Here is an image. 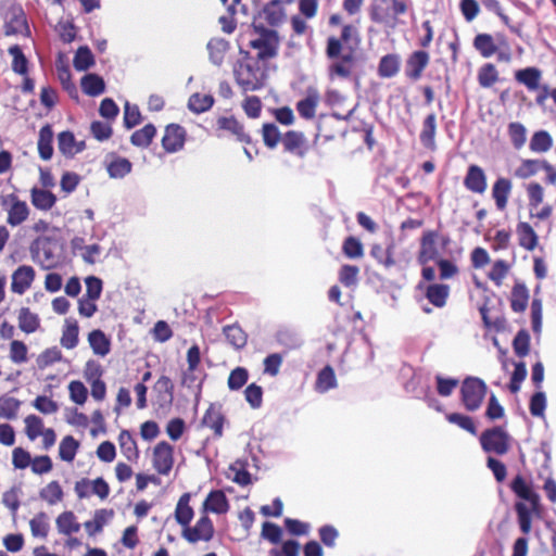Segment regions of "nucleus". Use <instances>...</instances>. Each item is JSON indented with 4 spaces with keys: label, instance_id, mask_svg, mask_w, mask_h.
I'll list each match as a JSON object with an SVG mask.
<instances>
[{
    "label": "nucleus",
    "instance_id": "1",
    "mask_svg": "<svg viewBox=\"0 0 556 556\" xmlns=\"http://www.w3.org/2000/svg\"><path fill=\"white\" fill-rule=\"evenodd\" d=\"M233 75L238 86L244 91H256L265 86L267 79L266 68L255 59L247 56L237 62Z\"/></svg>",
    "mask_w": 556,
    "mask_h": 556
},
{
    "label": "nucleus",
    "instance_id": "2",
    "mask_svg": "<svg viewBox=\"0 0 556 556\" xmlns=\"http://www.w3.org/2000/svg\"><path fill=\"white\" fill-rule=\"evenodd\" d=\"M343 42L337 37H329L327 39L326 56L333 62L329 65V76L348 78L352 74V64L354 55L352 52L341 54L343 50Z\"/></svg>",
    "mask_w": 556,
    "mask_h": 556
},
{
    "label": "nucleus",
    "instance_id": "3",
    "mask_svg": "<svg viewBox=\"0 0 556 556\" xmlns=\"http://www.w3.org/2000/svg\"><path fill=\"white\" fill-rule=\"evenodd\" d=\"M254 30L260 35L250 41L251 48L257 50L255 60L260 62L276 58L280 43L278 33L263 25H254Z\"/></svg>",
    "mask_w": 556,
    "mask_h": 556
},
{
    "label": "nucleus",
    "instance_id": "4",
    "mask_svg": "<svg viewBox=\"0 0 556 556\" xmlns=\"http://www.w3.org/2000/svg\"><path fill=\"white\" fill-rule=\"evenodd\" d=\"M58 250V242L50 238L37 239L30 245V254L34 262L45 269L53 268L59 264L60 255Z\"/></svg>",
    "mask_w": 556,
    "mask_h": 556
},
{
    "label": "nucleus",
    "instance_id": "5",
    "mask_svg": "<svg viewBox=\"0 0 556 556\" xmlns=\"http://www.w3.org/2000/svg\"><path fill=\"white\" fill-rule=\"evenodd\" d=\"M462 402L469 412L479 409L486 393L485 382L477 377H467L460 388Z\"/></svg>",
    "mask_w": 556,
    "mask_h": 556
},
{
    "label": "nucleus",
    "instance_id": "6",
    "mask_svg": "<svg viewBox=\"0 0 556 556\" xmlns=\"http://www.w3.org/2000/svg\"><path fill=\"white\" fill-rule=\"evenodd\" d=\"M510 435L502 427L484 430L480 435V444L484 452L504 455L509 450Z\"/></svg>",
    "mask_w": 556,
    "mask_h": 556
},
{
    "label": "nucleus",
    "instance_id": "7",
    "mask_svg": "<svg viewBox=\"0 0 556 556\" xmlns=\"http://www.w3.org/2000/svg\"><path fill=\"white\" fill-rule=\"evenodd\" d=\"M8 203H10L7 218L9 225L15 227L28 218L29 208L25 201L20 200L14 193H11L2 200L3 206H5Z\"/></svg>",
    "mask_w": 556,
    "mask_h": 556
},
{
    "label": "nucleus",
    "instance_id": "8",
    "mask_svg": "<svg viewBox=\"0 0 556 556\" xmlns=\"http://www.w3.org/2000/svg\"><path fill=\"white\" fill-rule=\"evenodd\" d=\"M214 535V526L207 516H202L194 527H188L184 530L182 536L190 543L198 541H210Z\"/></svg>",
    "mask_w": 556,
    "mask_h": 556
},
{
    "label": "nucleus",
    "instance_id": "9",
    "mask_svg": "<svg viewBox=\"0 0 556 556\" xmlns=\"http://www.w3.org/2000/svg\"><path fill=\"white\" fill-rule=\"evenodd\" d=\"M173 446L162 441L157 443L153 450V467L161 475H167L174 464Z\"/></svg>",
    "mask_w": 556,
    "mask_h": 556
},
{
    "label": "nucleus",
    "instance_id": "10",
    "mask_svg": "<svg viewBox=\"0 0 556 556\" xmlns=\"http://www.w3.org/2000/svg\"><path fill=\"white\" fill-rule=\"evenodd\" d=\"M186 130L178 124H169L165 128L162 146L168 153H175L184 148Z\"/></svg>",
    "mask_w": 556,
    "mask_h": 556
},
{
    "label": "nucleus",
    "instance_id": "11",
    "mask_svg": "<svg viewBox=\"0 0 556 556\" xmlns=\"http://www.w3.org/2000/svg\"><path fill=\"white\" fill-rule=\"evenodd\" d=\"M438 232L434 230H427L424 232L420 240V250L418 253V262L421 265H426L427 263L434 261L439 251L437 248Z\"/></svg>",
    "mask_w": 556,
    "mask_h": 556
},
{
    "label": "nucleus",
    "instance_id": "12",
    "mask_svg": "<svg viewBox=\"0 0 556 556\" xmlns=\"http://www.w3.org/2000/svg\"><path fill=\"white\" fill-rule=\"evenodd\" d=\"M429 60V53L424 50L413 52L406 61L405 75L413 80L419 79Z\"/></svg>",
    "mask_w": 556,
    "mask_h": 556
},
{
    "label": "nucleus",
    "instance_id": "13",
    "mask_svg": "<svg viewBox=\"0 0 556 556\" xmlns=\"http://www.w3.org/2000/svg\"><path fill=\"white\" fill-rule=\"evenodd\" d=\"M464 186L471 192L484 193L488 188L484 170L478 165H470L464 179Z\"/></svg>",
    "mask_w": 556,
    "mask_h": 556
},
{
    "label": "nucleus",
    "instance_id": "14",
    "mask_svg": "<svg viewBox=\"0 0 556 556\" xmlns=\"http://www.w3.org/2000/svg\"><path fill=\"white\" fill-rule=\"evenodd\" d=\"M320 96L316 88H307L305 98L296 103V111L304 119H313L319 104Z\"/></svg>",
    "mask_w": 556,
    "mask_h": 556
},
{
    "label": "nucleus",
    "instance_id": "15",
    "mask_svg": "<svg viewBox=\"0 0 556 556\" xmlns=\"http://www.w3.org/2000/svg\"><path fill=\"white\" fill-rule=\"evenodd\" d=\"M4 33L7 36L30 35L26 14L21 8L13 10L9 21L5 23Z\"/></svg>",
    "mask_w": 556,
    "mask_h": 556
},
{
    "label": "nucleus",
    "instance_id": "16",
    "mask_svg": "<svg viewBox=\"0 0 556 556\" xmlns=\"http://www.w3.org/2000/svg\"><path fill=\"white\" fill-rule=\"evenodd\" d=\"M35 278L31 266L22 265L12 275L11 289L14 293L23 294L30 287Z\"/></svg>",
    "mask_w": 556,
    "mask_h": 556
},
{
    "label": "nucleus",
    "instance_id": "17",
    "mask_svg": "<svg viewBox=\"0 0 556 556\" xmlns=\"http://www.w3.org/2000/svg\"><path fill=\"white\" fill-rule=\"evenodd\" d=\"M58 149L66 157H72L85 149V142H77L72 131L65 130L58 136Z\"/></svg>",
    "mask_w": 556,
    "mask_h": 556
},
{
    "label": "nucleus",
    "instance_id": "18",
    "mask_svg": "<svg viewBox=\"0 0 556 556\" xmlns=\"http://www.w3.org/2000/svg\"><path fill=\"white\" fill-rule=\"evenodd\" d=\"M510 489L519 498L529 502L533 507L539 504V495L532 490L531 485L522 476L517 475L513 479Z\"/></svg>",
    "mask_w": 556,
    "mask_h": 556
},
{
    "label": "nucleus",
    "instance_id": "19",
    "mask_svg": "<svg viewBox=\"0 0 556 556\" xmlns=\"http://www.w3.org/2000/svg\"><path fill=\"white\" fill-rule=\"evenodd\" d=\"M513 184L510 179L500 177L492 187V197L497 210L503 211L507 206L508 198L511 192Z\"/></svg>",
    "mask_w": 556,
    "mask_h": 556
},
{
    "label": "nucleus",
    "instance_id": "20",
    "mask_svg": "<svg viewBox=\"0 0 556 556\" xmlns=\"http://www.w3.org/2000/svg\"><path fill=\"white\" fill-rule=\"evenodd\" d=\"M229 48V41L224 38L216 37L210 39L206 45L210 62L216 66H220L224 63L225 55Z\"/></svg>",
    "mask_w": 556,
    "mask_h": 556
},
{
    "label": "nucleus",
    "instance_id": "21",
    "mask_svg": "<svg viewBox=\"0 0 556 556\" xmlns=\"http://www.w3.org/2000/svg\"><path fill=\"white\" fill-rule=\"evenodd\" d=\"M282 144L287 152L293 153L300 157L306 154L305 137L302 132L289 130L282 137Z\"/></svg>",
    "mask_w": 556,
    "mask_h": 556
},
{
    "label": "nucleus",
    "instance_id": "22",
    "mask_svg": "<svg viewBox=\"0 0 556 556\" xmlns=\"http://www.w3.org/2000/svg\"><path fill=\"white\" fill-rule=\"evenodd\" d=\"M435 131H437V116L430 113L426 116L422 123V129L419 135L421 144L429 150L435 149Z\"/></svg>",
    "mask_w": 556,
    "mask_h": 556
},
{
    "label": "nucleus",
    "instance_id": "23",
    "mask_svg": "<svg viewBox=\"0 0 556 556\" xmlns=\"http://www.w3.org/2000/svg\"><path fill=\"white\" fill-rule=\"evenodd\" d=\"M203 508L205 511L225 514L229 509V503L223 491L214 490L208 493L204 501Z\"/></svg>",
    "mask_w": 556,
    "mask_h": 556
},
{
    "label": "nucleus",
    "instance_id": "24",
    "mask_svg": "<svg viewBox=\"0 0 556 556\" xmlns=\"http://www.w3.org/2000/svg\"><path fill=\"white\" fill-rule=\"evenodd\" d=\"M30 202L40 211H49L56 203V197L49 190L33 187L30 190Z\"/></svg>",
    "mask_w": 556,
    "mask_h": 556
},
{
    "label": "nucleus",
    "instance_id": "25",
    "mask_svg": "<svg viewBox=\"0 0 556 556\" xmlns=\"http://www.w3.org/2000/svg\"><path fill=\"white\" fill-rule=\"evenodd\" d=\"M220 129L227 130L235 135L241 142L250 143L251 138L244 132L243 125L233 116H223L217 119Z\"/></svg>",
    "mask_w": 556,
    "mask_h": 556
},
{
    "label": "nucleus",
    "instance_id": "26",
    "mask_svg": "<svg viewBox=\"0 0 556 556\" xmlns=\"http://www.w3.org/2000/svg\"><path fill=\"white\" fill-rule=\"evenodd\" d=\"M262 15L270 26H278L286 17L281 0L269 1L262 10Z\"/></svg>",
    "mask_w": 556,
    "mask_h": 556
},
{
    "label": "nucleus",
    "instance_id": "27",
    "mask_svg": "<svg viewBox=\"0 0 556 556\" xmlns=\"http://www.w3.org/2000/svg\"><path fill=\"white\" fill-rule=\"evenodd\" d=\"M81 90L85 94L90 97H97L104 92L105 83L98 74H86L80 81Z\"/></svg>",
    "mask_w": 556,
    "mask_h": 556
},
{
    "label": "nucleus",
    "instance_id": "28",
    "mask_svg": "<svg viewBox=\"0 0 556 556\" xmlns=\"http://www.w3.org/2000/svg\"><path fill=\"white\" fill-rule=\"evenodd\" d=\"M53 130L52 127L47 124L43 127H41L39 131V138H38V152L39 156L48 161L53 155Z\"/></svg>",
    "mask_w": 556,
    "mask_h": 556
},
{
    "label": "nucleus",
    "instance_id": "29",
    "mask_svg": "<svg viewBox=\"0 0 556 556\" xmlns=\"http://www.w3.org/2000/svg\"><path fill=\"white\" fill-rule=\"evenodd\" d=\"M59 533L72 535L80 530V523L77 521L75 514L71 510L60 514L55 520Z\"/></svg>",
    "mask_w": 556,
    "mask_h": 556
},
{
    "label": "nucleus",
    "instance_id": "30",
    "mask_svg": "<svg viewBox=\"0 0 556 556\" xmlns=\"http://www.w3.org/2000/svg\"><path fill=\"white\" fill-rule=\"evenodd\" d=\"M88 341L96 355L103 357L110 353L111 342L102 330H92L88 336Z\"/></svg>",
    "mask_w": 556,
    "mask_h": 556
},
{
    "label": "nucleus",
    "instance_id": "31",
    "mask_svg": "<svg viewBox=\"0 0 556 556\" xmlns=\"http://www.w3.org/2000/svg\"><path fill=\"white\" fill-rule=\"evenodd\" d=\"M516 231L518 235L519 244L523 249L528 251H532L535 249V247L538 245V236L531 225H529L526 222H520L517 225Z\"/></svg>",
    "mask_w": 556,
    "mask_h": 556
},
{
    "label": "nucleus",
    "instance_id": "32",
    "mask_svg": "<svg viewBox=\"0 0 556 556\" xmlns=\"http://www.w3.org/2000/svg\"><path fill=\"white\" fill-rule=\"evenodd\" d=\"M118 443L123 455L129 462H136L139 457L137 442L128 430H122L118 435Z\"/></svg>",
    "mask_w": 556,
    "mask_h": 556
},
{
    "label": "nucleus",
    "instance_id": "33",
    "mask_svg": "<svg viewBox=\"0 0 556 556\" xmlns=\"http://www.w3.org/2000/svg\"><path fill=\"white\" fill-rule=\"evenodd\" d=\"M515 78L529 90L534 91L540 86L541 71L536 67H527L516 72Z\"/></svg>",
    "mask_w": 556,
    "mask_h": 556
},
{
    "label": "nucleus",
    "instance_id": "34",
    "mask_svg": "<svg viewBox=\"0 0 556 556\" xmlns=\"http://www.w3.org/2000/svg\"><path fill=\"white\" fill-rule=\"evenodd\" d=\"M529 291L526 285L516 283L511 290L510 306L515 313H521L527 308Z\"/></svg>",
    "mask_w": 556,
    "mask_h": 556
},
{
    "label": "nucleus",
    "instance_id": "35",
    "mask_svg": "<svg viewBox=\"0 0 556 556\" xmlns=\"http://www.w3.org/2000/svg\"><path fill=\"white\" fill-rule=\"evenodd\" d=\"M400 71V56L397 54H387L380 59L378 74L382 78L394 77Z\"/></svg>",
    "mask_w": 556,
    "mask_h": 556
},
{
    "label": "nucleus",
    "instance_id": "36",
    "mask_svg": "<svg viewBox=\"0 0 556 556\" xmlns=\"http://www.w3.org/2000/svg\"><path fill=\"white\" fill-rule=\"evenodd\" d=\"M189 501H190V494L185 493L181 495V497L179 498V501L176 505V510H175L176 520L179 525H181L184 527H187L193 518V509L190 507Z\"/></svg>",
    "mask_w": 556,
    "mask_h": 556
},
{
    "label": "nucleus",
    "instance_id": "37",
    "mask_svg": "<svg viewBox=\"0 0 556 556\" xmlns=\"http://www.w3.org/2000/svg\"><path fill=\"white\" fill-rule=\"evenodd\" d=\"M40 326L37 314L30 312L28 307H22L18 313V327L26 333L35 332Z\"/></svg>",
    "mask_w": 556,
    "mask_h": 556
},
{
    "label": "nucleus",
    "instance_id": "38",
    "mask_svg": "<svg viewBox=\"0 0 556 556\" xmlns=\"http://www.w3.org/2000/svg\"><path fill=\"white\" fill-rule=\"evenodd\" d=\"M450 293V288L446 285H430L427 288L426 296L431 304L437 307H443L446 303Z\"/></svg>",
    "mask_w": 556,
    "mask_h": 556
},
{
    "label": "nucleus",
    "instance_id": "39",
    "mask_svg": "<svg viewBox=\"0 0 556 556\" xmlns=\"http://www.w3.org/2000/svg\"><path fill=\"white\" fill-rule=\"evenodd\" d=\"M78 332L77 321L75 319H66L61 338L62 346L68 350L76 348L78 344Z\"/></svg>",
    "mask_w": 556,
    "mask_h": 556
},
{
    "label": "nucleus",
    "instance_id": "40",
    "mask_svg": "<svg viewBox=\"0 0 556 556\" xmlns=\"http://www.w3.org/2000/svg\"><path fill=\"white\" fill-rule=\"evenodd\" d=\"M552 146V136L546 130H539L532 135L529 148L534 153H544L551 150Z\"/></svg>",
    "mask_w": 556,
    "mask_h": 556
},
{
    "label": "nucleus",
    "instance_id": "41",
    "mask_svg": "<svg viewBox=\"0 0 556 556\" xmlns=\"http://www.w3.org/2000/svg\"><path fill=\"white\" fill-rule=\"evenodd\" d=\"M73 65L78 72L88 71L94 65V56L89 47L81 46L77 49L74 55Z\"/></svg>",
    "mask_w": 556,
    "mask_h": 556
},
{
    "label": "nucleus",
    "instance_id": "42",
    "mask_svg": "<svg viewBox=\"0 0 556 556\" xmlns=\"http://www.w3.org/2000/svg\"><path fill=\"white\" fill-rule=\"evenodd\" d=\"M223 332L226 337V340L230 345H232L236 350H240L245 346L248 337L245 332L237 325H228L225 326Z\"/></svg>",
    "mask_w": 556,
    "mask_h": 556
},
{
    "label": "nucleus",
    "instance_id": "43",
    "mask_svg": "<svg viewBox=\"0 0 556 556\" xmlns=\"http://www.w3.org/2000/svg\"><path fill=\"white\" fill-rule=\"evenodd\" d=\"M473 47L483 58H491L497 51L493 37L489 34H478L473 39Z\"/></svg>",
    "mask_w": 556,
    "mask_h": 556
},
{
    "label": "nucleus",
    "instance_id": "44",
    "mask_svg": "<svg viewBox=\"0 0 556 556\" xmlns=\"http://www.w3.org/2000/svg\"><path fill=\"white\" fill-rule=\"evenodd\" d=\"M394 243L391 242L386 249L379 244L372 245L370 250L371 256L386 268H390L395 264L393 258Z\"/></svg>",
    "mask_w": 556,
    "mask_h": 556
},
{
    "label": "nucleus",
    "instance_id": "45",
    "mask_svg": "<svg viewBox=\"0 0 556 556\" xmlns=\"http://www.w3.org/2000/svg\"><path fill=\"white\" fill-rule=\"evenodd\" d=\"M156 134V128L152 124H147L143 128L136 130L131 137L130 142L139 148H148L154 136Z\"/></svg>",
    "mask_w": 556,
    "mask_h": 556
},
{
    "label": "nucleus",
    "instance_id": "46",
    "mask_svg": "<svg viewBox=\"0 0 556 556\" xmlns=\"http://www.w3.org/2000/svg\"><path fill=\"white\" fill-rule=\"evenodd\" d=\"M337 387L334 370L331 366L324 367L317 375L316 390L325 393Z\"/></svg>",
    "mask_w": 556,
    "mask_h": 556
},
{
    "label": "nucleus",
    "instance_id": "47",
    "mask_svg": "<svg viewBox=\"0 0 556 556\" xmlns=\"http://www.w3.org/2000/svg\"><path fill=\"white\" fill-rule=\"evenodd\" d=\"M223 421H224L223 415L214 406H210L207 408V410L205 412L203 419H202V424L205 427L213 429L214 433L217 437H220L223 434Z\"/></svg>",
    "mask_w": 556,
    "mask_h": 556
},
{
    "label": "nucleus",
    "instance_id": "48",
    "mask_svg": "<svg viewBox=\"0 0 556 556\" xmlns=\"http://www.w3.org/2000/svg\"><path fill=\"white\" fill-rule=\"evenodd\" d=\"M214 104V98L211 94L193 93L188 101V109L197 114L208 111Z\"/></svg>",
    "mask_w": 556,
    "mask_h": 556
},
{
    "label": "nucleus",
    "instance_id": "49",
    "mask_svg": "<svg viewBox=\"0 0 556 556\" xmlns=\"http://www.w3.org/2000/svg\"><path fill=\"white\" fill-rule=\"evenodd\" d=\"M9 54L13 58V72L25 76L28 73V60L22 51L21 47L17 45L10 47Z\"/></svg>",
    "mask_w": 556,
    "mask_h": 556
},
{
    "label": "nucleus",
    "instance_id": "50",
    "mask_svg": "<svg viewBox=\"0 0 556 556\" xmlns=\"http://www.w3.org/2000/svg\"><path fill=\"white\" fill-rule=\"evenodd\" d=\"M79 447V443L72 435H66L63 438L59 445V455L60 458L64 462L74 460L77 450Z\"/></svg>",
    "mask_w": 556,
    "mask_h": 556
},
{
    "label": "nucleus",
    "instance_id": "51",
    "mask_svg": "<svg viewBox=\"0 0 556 556\" xmlns=\"http://www.w3.org/2000/svg\"><path fill=\"white\" fill-rule=\"evenodd\" d=\"M21 402L9 395L0 396V417L5 419H14L20 409Z\"/></svg>",
    "mask_w": 556,
    "mask_h": 556
},
{
    "label": "nucleus",
    "instance_id": "52",
    "mask_svg": "<svg viewBox=\"0 0 556 556\" xmlns=\"http://www.w3.org/2000/svg\"><path fill=\"white\" fill-rule=\"evenodd\" d=\"M39 495L48 504L54 505L63 498V490L58 481H51L40 490Z\"/></svg>",
    "mask_w": 556,
    "mask_h": 556
},
{
    "label": "nucleus",
    "instance_id": "53",
    "mask_svg": "<svg viewBox=\"0 0 556 556\" xmlns=\"http://www.w3.org/2000/svg\"><path fill=\"white\" fill-rule=\"evenodd\" d=\"M508 136L515 149H521L527 140V129L519 122H511L508 125Z\"/></svg>",
    "mask_w": 556,
    "mask_h": 556
},
{
    "label": "nucleus",
    "instance_id": "54",
    "mask_svg": "<svg viewBox=\"0 0 556 556\" xmlns=\"http://www.w3.org/2000/svg\"><path fill=\"white\" fill-rule=\"evenodd\" d=\"M131 163L125 157H117L108 166V173L112 178H124L131 172Z\"/></svg>",
    "mask_w": 556,
    "mask_h": 556
},
{
    "label": "nucleus",
    "instance_id": "55",
    "mask_svg": "<svg viewBox=\"0 0 556 556\" xmlns=\"http://www.w3.org/2000/svg\"><path fill=\"white\" fill-rule=\"evenodd\" d=\"M498 80V73L496 67L488 63L483 65L478 73L479 85L483 88L492 87Z\"/></svg>",
    "mask_w": 556,
    "mask_h": 556
},
{
    "label": "nucleus",
    "instance_id": "56",
    "mask_svg": "<svg viewBox=\"0 0 556 556\" xmlns=\"http://www.w3.org/2000/svg\"><path fill=\"white\" fill-rule=\"evenodd\" d=\"M513 349L517 356L525 357L530 351V334L527 330L521 329L517 332L513 340Z\"/></svg>",
    "mask_w": 556,
    "mask_h": 556
},
{
    "label": "nucleus",
    "instance_id": "57",
    "mask_svg": "<svg viewBox=\"0 0 556 556\" xmlns=\"http://www.w3.org/2000/svg\"><path fill=\"white\" fill-rule=\"evenodd\" d=\"M29 527L34 536L47 538L49 532L48 516L46 513L37 514L30 521Z\"/></svg>",
    "mask_w": 556,
    "mask_h": 556
},
{
    "label": "nucleus",
    "instance_id": "58",
    "mask_svg": "<svg viewBox=\"0 0 556 556\" xmlns=\"http://www.w3.org/2000/svg\"><path fill=\"white\" fill-rule=\"evenodd\" d=\"M358 274L359 268L357 266L345 264L340 268L339 280L348 288L355 287L358 281Z\"/></svg>",
    "mask_w": 556,
    "mask_h": 556
},
{
    "label": "nucleus",
    "instance_id": "59",
    "mask_svg": "<svg viewBox=\"0 0 556 556\" xmlns=\"http://www.w3.org/2000/svg\"><path fill=\"white\" fill-rule=\"evenodd\" d=\"M124 126L131 129L141 123V113L136 104H130L128 101L124 105Z\"/></svg>",
    "mask_w": 556,
    "mask_h": 556
},
{
    "label": "nucleus",
    "instance_id": "60",
    "mask_svg": "<svg viewBox=\"0 0 556 556\" xmlns=\"http://www.w3.org/2000/svg\"><path fill=\"white\" fill-rule=\"evenodd\" d=\"M446 419L448 422L458 426L459 428L468 431L469 433L476 435L477 428L471 417L459 414V413H450L446 415Z\"/></svg>",
    "mask_w": 556,
    "mask_h": 556
},
{
    "label": "nucleus",
    "instance_id": "61",
    "mask_svg": "<svg viewBox=\"0 0 556 556\" xmlns=\"http://www.w3.org/2000/svg\"><path fill=\"white\" fill-rule=\"evenodd\" d=\"M262 131L264 143L269 149L276 148L278 142L282 141L278 127L273 123L264 124Z\"/></svg>",
    "mask_w": 556,
    "mask_h": 556
},
{
    "label": "nucleus",
    "instance_id": "62",
    "mask_svg": "<svg viewBox=\"0 0 556 556\" xmlns=\"http://www.w3.org/2000/svg\"><path fill=\"white\" fill-rule=\"evenodd\" d=\"M249 372L244 367H237L230 371L228 377V388L231 391L240 390L248 381Z\"/></svg>",
    "mask_w": 556,
    "mask_h": 556
},
{
    "label": "nucleus",
    "instance_id": "63",
    "mask_svg": "<svg viewBox=\"0 0 556 556\" xmlns=\"http://www.w3.org/2000/svg\"><path fill=\"white\" fill-rule=\"evenodd\" d=\"M245 401L254 409L260 408L263 403V389L256 383H251L244 390Z\"/></svg>",
    "mask_w": 556,
    "mask_h": 556
},
{
    "label": "nucleus",
    "instance_id": "64",
    "mask_svg": "<svg viewBox=\"0 0 556 556\" xmlns=\"http://www.w3.org/2000/svg\"><path fill=\"white\" fill-rule=\"evenodd\" d=\"M342 251L349 258H358L364 254L363 244L354 237H348L344 240Z\"/></svg>",
    "mask_w": 556,
    "mask_h": 556
}]
</instances>
